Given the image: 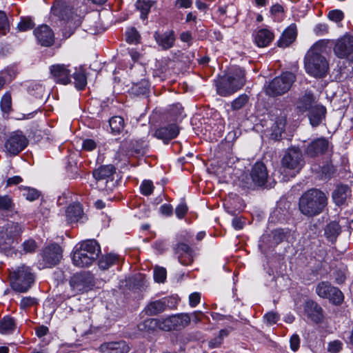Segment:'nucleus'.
<instances>
[{
  "mask_svg": "<svg viewBox=\"0 0 353 353\" xmlns=\"http://www.w3.org/2000/svg\"><path fill=\"white\" fill-rule=\"evenodd\" d=\"M326 48L324 41L315 43L307 52L305 57V69L306 72L315 78L324 77L328 71V63L321 55Z\"/></svg>",
  "mask_w": 353,
  "mask_h": 353,
  "instance_id": "1",
  "label": "nucleus"
},
{
  "mask_svg": "<svg viewBox=\"0 0 353 353\" xmlns=\"http://www.w3.org/2000/svg\"><path fill=\"white\" fill-rule=\"evenodd\" d=\"M327 205V196L318 190L312 189L305 192L299 199L301 212L308 216L320 214Z\"/></svg>",
  "mask_w": 353,
  "mask_h": 353,
  "instance_id": "2",
  "label": "nucleus"
},
{
  "mask_svg": "<svg viewBox=\"0 0 353 353\" xmlns=\"http://www.w3.org/2000/svg\"><path fill=\"white\" fill-rule=\"evenodd\" d=\"M52 13L59 18L63 26V35L65 38L70 37L81 23V14L77 13V10L74 11L70 6L55 4L52 8Z\"/></svg>",
  "mask_w": 353,
  "mask_h": 353,
  "instance_id": "3",
  "label": "nucleus"
},
{
  "mask_svg": "<svg viewBox=\"0 0 353 353\" xmlns=\"http://www.w3.org/2000/svg\"><path fill=\"white\" fill-rule=\"evenodd\" d=\"M100 252V247L94 240L85 241L78 246L72 254V261L74 265L83 268L92 263Z\"/></svg>",
  "mask_w": 353,
  "mask_h": 353,
  "instance_id": "4",
  "label": "nucleus"
},
{
  "mask_svg": "<svg viewBox=\"0 0 353 353\" xmlns=\"http://www.w3.org/2000/svg\"><path fill=\"white\" fill-rule=\"evenodd\" d=\"M244 71L239 68L231 70L217 84V92L221 96H228L237 91L245 83Z\"/></svg>",
  "mask_w": 353,
  "mask_h": 353,
  "instance_id": "5",
  "label": "nucleus"
},
{
  "mask_svg": "<svg viewBox=\"0 0 353 353\" xmlns=\"http://www.w3.org/2000/svg\"><path fill=\"white\" fill-rule=\"evenodd\" d=\"M10 277L12 289L18 292L28 291L34 281L30 268L24 265L11 272Z\"/></svg>",
  "mask_w": 353,
  "mask_h": 353,
  "instance_id": "6",
  "label": "nucleus"
},
{
  "mask_svg": "<svg viewBox=\"0 0 353 353\" xmlns=\"http://www.w3.org/2000/svg\"><path fill=\"white\" fill-rule=\"evenodd\" d=\"M294 80L295 76L293 73L284 72L270 83L266 88V93L272 96L282 94L290 89Z\"/></svg>",
  "mask_w": 353,
  "mask_h": 353,
  "instance_id": "7",
  "label": "nucleus"
},
{
  "mask_svg": "<svg viewBox=\"0 0 353 353\" xmlns=\"http://www.w3.org/2000/svg\"><path fill=\"white\" fill-rule=\"evenodd\" d=\"M303 164L302 152L295 147L289 148L282 159V165L293 171L294 175L300 171Z\"/></svg>",
  "mask_w": 353,
  "mask_h": 353,
  "instance_id": "8",
  "label": "nucleus"
},
{
  "mask_svg": "<svg viewBox=\"0 0 353 353\" xmlns=\"http://www.w3.org/2000/svg\"><path fill=\"white\" fill-rule=\"evenodd\" d=\"M316 292L319 296L329 299L335 305H339L343 301L344 296L342 292L327 282L323 281L319 283L316 288Z\"/></svg>",
  "mask_w": 353,
  "mask_h": 353,
  "instance_id": "9",
  "label": "nucleus"
},
{
  "mask_svg": "<svg viewBox=\"0 0 353 353\" xmlns=\"http://www.w3.org/2000/svg\"><path fill=\"white\" fill-rule=\"evenodd\" d=\"M28 145V139L21 131L12 132L5 143V148L8 153L16 155Z\"/></svg>",
  "mask_w": 353,
  "mask_h": 353,
  "instance_id": "10",
  "label": "nucleus"
},
{
  "mask_svg": "<svg viewBox=\"0 0 353 353\" xmlns=\"http://www.w3.org/2000/svg\"><path fill=\"white\" fill-rule=\"evenodd\" d=\"M62 258V250L57 244H52L45 248L43 252L44 266L50 268L57 265Z\"/></svg>",
  "mask_w": 353,
  "mask_h": 353,
  "instance_id": "11",
  "label": "nucleus"
},
{
  "mask_svg": "<svg viewBox=\"0 0 353 353\" xmlns=\"http://www.w3.org/2000/svg\"><path fill=\"white\" fill-rule=\"evenodd\" d=\"M50 70L56 82L66 85L71 81V70L69 69V65L56 64L52 65Z\"/></svg>",
  "mask_w": 353,
  "mask_h": 353,
  "instance_id": "12",
  "label": "nucleus"
},
{
  "mask_svg": "<svg viewBox=\"0 0 353 353\" xmlns=\"http://www.w3.org/2000/svg\"><path fill=\"white\" fill-rule=\"evenodd\" d=\"M353 50V37L345 34L338 39L334 51L336 55L340 58L347 57Z\"/></svg>",
  "mask_w": 353,
  "mask_h": 353,
  "instance_id": "13",
  "label": "nucleus"
},
{
  "mask_svg": "<svg viewBox=\"0 0 353 353\" xmlns=\"http://www.w3.org/2000/svg\"><path fill=\"white\" fill-rule=\"evenodd\" d=\"M252 183L256 185H263L268 179V172L263 163H256L250 173Z\"/></svg>",
  "mask_w": 353,
  "mask_h": 353,
  "instance_id": "14",
  "label": "nucleus"
},
{
  "mask_svg": "<svg viewBox=\"0 0 353 353\" xmlns=\"http://www.w3.org/2000/svg\"><path fill=\"white\" fill-rule=\"evenodd\" d=\"M34 35L41 45L50 46L54 43V33L49 26L42 25L34 31Z\"/></svg>",
  "mask_w": 353,
  "mask_h": 353,
  "instance_id": "15",
  "label": "nucleus"
},
{
  "mask_svg": "<svg viewBox=\"0 0 353 353\" xmlns=\"http://www.w3.org/2000/svg\"><path fill=\"white\" fill-rule=\"evenodd\" d=\"M130 347L125 341L105 343L100 347L102 353H128Z\"/></svg>",
  "mask_w": 353,
  "mask_h": 353,
  "instance_id": "16",
  "label": "nucleus"
},
{
  "mask_svg": "<svg viewBox=\"0 0 353 353\" xmlns=\"http://www.w3.org/2000/svg\"><path fill=\"white\" fill-rule=\"evenodd\" d=\"M305 312L307 317L314 322H321L323 318L322 308L312 301H308L305 303Z\"/></svg>",
  "mask_w": 353,
  "mask_h": 353,
  "instance_id": "17",
  "label": "nucleus"
},
{
  "mask_svg": "<svg viewBox=\"0 0 353 353\" xmlns=\"http://www.w3.org/2000/svg\"><path fill=\"white\" fill-rule=\"evenodd\" d=\"M316 99L310 91H306L296 103V108L301 112L310 111L312 107L316 105Z\"/></svg>",
  "mask_w": 353,
  "mask_h": 353,
  "instance_id": "18",
  "label": "nucleus"
},
{
  "mask_svg": "<svg viewBox=\"0 0 353 353\" xmlns=\"http://www.w3.org/2000/svg\"><path fill=\"white\" fill-rule=\"evenodd\" d=\"M328 148V142L325 139H317L313 141L307 148L306 154L314 157L323 153Z\"/></svg>",
  "mask_w": 353,
  "mask_h": 353,
  "instance_id": "19",
  "label": "nucleus"
},
{
  "mask_svg": "<svg viewBox=\"0 0 353 353\" xmlns=\"http://www.w3.org/2000/svg\"><path fill=\"white\" fill-rule=\"evenodd\" d=\"M179 132V128L175 124L170 125L157 129L154 132V136L162 140H170L175 138Z\"/></svg>",
  "mask_w": 353,
  "mask_h": 353,
  "instance_id": "20",
  "label": "nucleus"
},
{
  "mask_svg": "<svg viewBox=\"0 0 353 353\" xmlns=\"http://www.w3.org/2000/svg\"><path fill=\"white\" fill-rule=\"evenodd\" d=\"M154 39L157 44L164 50L172 48L175 41L174 34L172 31H167L162 34L156 32L154 34Z\"/></svg>",
  "mask_w": 353,
  "mask_h": 353,
  "instance_id": "21",
  "label": "nucleus"
},
{
  "mask_svg": "<svg viewBox=\"0 0 353 353\" xmlns=\"http://www.w3.org/2000/svg\"><path fill=\"white\" fill-rule=\"evenodd\" d=\"M296 26L294 23L290 25L283 32L279 41V46L286 48L289 46L296 39Z\"/></svg>",
  "mask_w": 353,
  "mask_h": 353,
  "instance_id": "22",
  "label": "nucleus"
},
{
  "mask_svg": "<svg viewBox=\"0 0 353 353\" xmlns=\"http://www.w3.org/2000/svg\"><path fill=\"white\" fill-rule=\"evenodd\" d=\"M351 195V190L346 185H338L332 192V199L337 205H341L346 201Z\"/></svg>",
  "mask_w": 353,
  "mask_h": 353,
  "instance_id": "23",
  "label": "nucleus"
},
{
  "mask_svg": "<svg viewBox=\"0 0 353 353\" xmlns=\"http://www.w3.org/2000/svg\"><path fill=\"white\" fill-rule=\"evenodd\" d=\"M273 39V33L267 29H261L254 35V42L260 48L268 46Z\"/></svg>",
  "mask_w": 353,
  "mask_h": 353,
  "instance_id": "24",
  "label": "nucleus"
},
{
  "mask_svg": "<svg viewBox=\"0 0 353 353\" xmlns=\"http://www.w3.org/2000/svg\"><path fill=\"white\" fill-rule=\"evenodd\" d=\"M66 218L70 223H77L83 219L81 205L79 203L70 205L65 211Z\"/></svg>",
  "mask_w": 353,
  "mask_h": 353,
  "instance_id": "25",
  "label": "nucleus"
},
{
  "mask_svg": "<svg viewBox=\"0 0 353 353\" xmlns=\"http://www.w3.org/2000/svg\"><path fill=\"white\" fill-rule=\"evenodd\" d=\"M168 305V299L163 298L161 300L150 302L147 305L144 310L148 315H156L160 312H163Z\"/></svg>",
  "mask_w": 353,
  "mask_h": 353,
  "instance_id": "26",
  "label": "nucleus"
},
{
  "mask_svg": "<svg viewBox=\"0 0 353 353\" xmlns=\"http://www.w3.org/2000/svg\"><path fill=\"white\" fill-rule=\"evenodd\" d=\"M325 108L321 105L312 107L309 112V119L312 126H317L321 122L325 114Z\"/></svg>",
  "mask_w": 353,
  "mask_h": 353,
  "instance_id": "27",
  "label": "nucleus"
},
{
  "mask_svg": "<svg viewBox=\"0 0 353 353\" xmlns=\"http://www.w3.org/2000/svg\"><path fill=\"white\" fill-rule=\"evenodd\" d=\"M114 172V168L113 165H102L94 170L93 176L97 181H100L111 177Z\"/></svg>",
  "mask_w": 353,
  "mask_h": 353,
  "instance_id": "28",
  "label": "nucleus"
},
{
  "mask_svg": "<svg viewBox=\"0 0 353 353\" xmlns=\"http://www.w3.org/2000/svg\"><path fill=\"white\" fill-rule=\"evenodd\" d=\"M341 233V227L336 221L330 222L325 228V235L328 241L333 242Z\"/></svg>",
  "mask_w": 353,
  "mask_h": 353,
  "instance_id": "29",
  "label": "nucleus"
},
{
  "mask_svg": "<svg viewBox=\"0 0 353 353\" xmlns=\"http://www.w3.org/2000/svg\"><path fill=\"white\" fill-rule=\"evenodd\" d=\"M72 77L74 79L76 88L79 90H83L87 84L86 77L83 69L81 67L75 68Z\"/></svg>",
  "mask_w": 353,
  "mask_h": 353,
  "instance_id": "30",
  "label": "nucleus"
},
{
  "mask_svg": "<svg viewBox=\"0 0 353 353\" xmlns=\"http://www.w3.org/2000/svg\"><path fill=\"white\" fill-rule=\"evenodd\" d=\"M70 284L73 290L77 292L83 291L87 288L85 276L81 274L73 276L70 281Z\"/></svg>",
  "mask_w": 353,
  "mask_h": 353,
  "instance_id": "31",
  "label": "nucleus"
},
{
  "mask_svg": "<svg viewBox=\"0 0 353 353\" xmlns=\"http://www.w3.org/2000/svg\"><path fill=\"white\" fill-rule=\"evenodd\" d=\"M173 323L175 329H179L188 326L191 321V316L188 314H179L172 315Z\"/></svg>",
  "mask_w": 353,
  "mask_h": 353,
  "instance_id": "32",
  "label": "nucleus"
},
{
  "mask_svg": "<svg viewBox=\"0 0 353 353\" xmlns=\"http://www.w3.org/2000/svg\"><path fill=\"white\" fill-rule=\"evenodd\" d=\"M14 328V321L10 317H5L0 321V333L3 334L12 333Z\"/></svg>",
  "mask_w": 353,
  "mask_h": 353,
  "instance_id": "33",
  "label": "nucleus"
},
{
  "mask_svg": "<svg viewBox=\"0 0 353 353\" xmlns=\"http://www.w3.org/2000/svg\"><path fill=\"white\" fill-rule=\"evenodd\" d=\"M154 2L152 0H138L136 6L141 12V17L145 19L147 17Z\"/></svg>",
  "mask_w": 353,
  "mask_h": 353,
  "instance_id": "34",
  "label": "nucleus"
},
{
  "mask_svg": "<svg viewBox=\"0 0 353 353\" xmlns=\"http://www.w3.org/2000/svg\"><path fill=\"white\" fill-rule=\"evenodd\" d=\"M117 260V256L109 254L103 256L99 261V266L101 270H107Z\"/></svg>",
  "mask_w": 353,
  "mask_h": 353,
  "instance_id": "35",
  "label": "nucleus"
},
{
  "mask_svg": "<svg viewBox=\"0 0 353 353\" xmlns=\"http://www.w3.org/2000/svg\"><path fill=\"white\" fill-rule=\"evenodd\" d=\"M110 126L114 132L119 133L124 128V120L121 117H113L109 121Z\"/></svg>",
  "mask_w": 353,
  "mask_h": 353,
  "instance_id": "36",
  "label": "nucleus"
},
{
  "mask_svg": "<svg viewBox=\"0 0 353 353\" xmlns=\"http://www.w3.org/2000/svg\"><path fill=\"white\" fill-rule=\"evenodd\" d=\"M159 329L164 331L175 330L172 316H170L166 318L159 319Z\"/></svg>",
  "mask_w": 353,
  "mask_h": 353,
  "instance_id": "37",
  "label": "nucleus"
},
{
  "mask_svg": "<svg viewBox=\"0 0 353 353\" xmlns=\"http://www.w3.org/2000/svg\"><path fill=\"white\" fill-rule=\"evenodd\" d=\"M285 126V119L284 117L279 118L275 123L273 127V134H272L274 139H277L281 135Z\"/></svg>",
  "mask_w": 353,
  "mask_h": 353,
  "instance_id": "38",
  "label": "nucleus"
},
{
  "mask_svg": "<svg viewBox=\"0 0 353 353\" xmlns=\"http://www.w3.org/2000/svg\"><path fill=\"white\" fill-rule=\"evenodd\" d=\"M23 190V195L30 201H34L39 197V192L36 189L24 187Z\"/></svg>",
  "mask_w": 353,
  "mask_h": 353,
  "instance_id": "39",
  "label": "nucleus"
},
{
  "mask_svg": "<svg viewBox=\"0 0 353 353\" xmlns=\"http://www.w3.org/2000/svg\"><path fill=\"white\" fill-rule=\"evenodd\" d=\"M154 279L158 283H163L166 279V270L163 268L157 267L154 270Z\"/></svg>",
  "mask_w": 353,
  "mask_h": 353,
  "instance_id": "40",
  "label": "nucleus"
},
{
  "mask_svg": "<svg viewBox=\"0 0 353 353\" xmlns=\"http://www.w3.org/2000/svg\"><path fill=\"white\" fill-rule=\"evenodd\" d=\"M126 41L129 43H136L139 41V35L135 28H130L126 31Z\"/></svg>",
  "mask_w": 353,
  "mask_h": 353,
  "instance_id": "41",
  "label": "nucleus"
},
{
  "mask_svg": "<svg viewBox=\"0 0 353 353\" xmlns=\"http://www.w3.org/2000/svg\"><path fill=\"white\" fill-rule=\"evenodd\" d=\"M11 105H12V100H11V96L8 93H6L1 101V108L2 111L5 112H8L11 109Z\"/></svg>",
  "mask_w": 353,
  "mask_h": 353,
  "instance_id": "42",
  "label": "nucleus"
},
{
  "mask_svg": "<svg viewBox=\"0 0 353 353\" xmlns=\"http://www.w3.org/2000/svg\"><path fill=\"white\" fill-rule=\"evenodd\" d=\"M34 23L30 18H23L17 25V29L21 32H24L32 28Z\"/></svg>",
  "mask_w": 353,
  "mask_h": 353,
  "instance_id": "43",
  "label": "nucleus"
},
{
  "mask_svg": "<svg viewBox=\"0 0 353 353\" xmlns=\"http://www.w3.org/2000/svg\"><path fill=\"white\" fill-rule=\"evenodd\" d=\"M248 97L245 94H242L233 101L232 107L234 110H239L243 107L248 102Z\"/></svg>",
  "mask_w": 353,
  "mask_h": 353,
  "instance_id": "44",
  "label": "nucleus"
},
{
  "mask_svg": "<svg viewBox=\"0 0 353 353\" xmlns=\"http://www.w3.org/2000/svg\"><path fill=\"white\" fill-rule=\"evenodd\" d=\"M159 319H148L143 323L144 330H155L159 328Z\"/></svg>",
  "mask_w": 353,
  "mask_h": 353,
  "instance_id": "45",
  "label": "nucleus"
},
{
  "mask_svg": "<svg viewBox=\"0 0 353 353\" xmlns=\"http://www.w3.org/2000/svg\"><path fill=\"white\" fill-rule=\"evenodd\" d=\"M8 27V18L5 12L0 11V36L6 34Z\"/></svg>",
  "mask_w": 353,
  "mask_h": 353,
  "instance_id": "46",
  "label": "nucleus"
},
{
  "mask_svg": "<svg viewBox=\"0 0 353 353\" xmlns=\"http://www.w3.org/2000/svg\"><path fill=\"white\" fill-rule=\"evenodd\" d=\"M328 18L336 23L341 21L344 18V14L341 10H334L328 13Z\"/></svg>",
  "mask_w": 353,
  "mask_h": 353,
  "instance_id": "47",
  "label": "nucleus"
},
{
  "mask_svg": "<svg viewBox=\"0 0 353 353\" xmlns=\"http://www.w3.org/2000/svg\"><path fill=\"white\" fill-rule=\"evenodd\" d=\"M140 188L141 193L145 196H148L152 194L154 186L152 181L145 180L143 181Z\"/></svg>",
  "mask_w": 353,
  "mask_h": 353,
  "instance_id": "48",
  "label": "nucleus"
},
{
  "mask_svg": "<svg viewBox=\"0 0 353 353\" xmlns=\"http://www.w3.org/2000/svg\"><path fill=\"white\" fill-rule=\"evenodd\" d=\"M6 231L10 236H14L21 232V226L16 223H8Z\"/></svg>",
  "mask_w": 353,
  "mask_h": 353,
  "instance_id": "49",
  "label": "nucleus"
},
{
  "mask_svg": "<svg viewBox=\"0 0 353 353\" xmlns=\"http://www.w3.org/2000/svg\"><path fill=\"white\" fill-rule=\"evenodd\" d=\"M343 343L340 341H334L328 345V351L332 353L339 352L342 349Z\"/></svg>",
  "mask_w": 353,
  "mask_h": 353,
  "instance_id": "50",
  "label": "nucleus"
},
{
  "mask_svg": "<svg viewBox=\"0 0 353 353\" xmlns=\"http://www.w3.org/2000/svg\"><path fill=\"white\" fill-rule=\"evenodd\" d=\"M279 317V315L273 312H268L265 314L264 319L266 321V323L269 325L274 324L277 322Z\"/></svg>",
  "mask_w": 353,
  "mask_h": 353,
  "instance_id": "51",
  "label": "nucleus"
},
{
  "mask_svg": "<svg viewBox=\"0 0 353 353\" xmlns=\"http://www.w3.org/2000/svg\"><path fill=\"white\" fill-rule=\"evenodd\" d=\"M12 205V200L8 196H0V209L8 210Z\"/></svg>",
  "mask_w": 353,
  "mask_h": 353,
  "instance_id": "52",
  "label": "nucleus"
},
{
  "mask_svg": "<svg viewBox=\"0 0 353 353\" xmlns=\"http://www.w3.org/2000/svg\"><path fill=\"white\" fill-rule=\"evenodd\" d=\"M188 212V207L184 203H181L175 210V213L179 219H182L185 216Z\"/></svg>",
  "mask_w": 353,
  "mask_h": 353,
  "instance_id": "53",
  "label": "nucleus"
},
{
  "mask_svg": "<svg viewBox=\"0 0 353 353\" xmlns=\"http://www.w3.org/2000/svg\"><path fill=\"white\" fill-rule=\"evenodd\" d=\"M36 303V299L32 297H23L20 302V306L23 309L31 307Z\"/></svg>",
  "mask_w": 353,
  "mask_h": 353,
  "instance_id": "54",
  "label": "nucleus"
},
{
  "mask_svg": "<svg viewBox=\"0 0 353 353\" xmlns=\"http://www.w3.org/2000/svg\"><path fill=\"white\" fill-rule=\"evenodd\" d=\"M201 295L198 292L192 293L189 296V303L192 307H196L200 302Z\"/></svg>",
  "mask_w": 353,
  "mask_h": 353,
  "instance_id": "55",
  "label": "nucleus"
},
{
  "mask_svg": "<svg viewBox=\"0 0 353 353\" xmlns=\"http://www.w3.org/2000/svg\"><path fill=\"white\" fill-rule=\"evenodd\" d=\"M290 348L294 352L296 351L299 347L300 339L297 334H294L290 338Z\"/></svg>",
  "mask_w": 353,
  "mask_h": 353,
  "instance_id": "56",
  "label": "nucleus"
},
{
  "mask_svg": "<svg viewBox=\"0 0 353 353\" xmlns=\"http://www.w3.org/2000/svg\"><path fill=\"white\" fill-rule=\"evenodd\" d=\"M23 250L26 252H32L35 250L37 245L33 240H28L23 243Z\"/></svg>",
  "mask_w": 353,
  "mask_h": 353,
  "instance_id": "57",
  "label": "nucleus"
},
{
  "mask_svg": "<svg viewBox=\"0 0 353 353\" xmlns=\"http://www.w3.org/2000/svg\"><path fill=\"white\" fill-rule=\"evenodd\" d=\"M327 30V26L324 23H319L314 28V32L319 35H322L324 33H326Z\"/></svg>",
  "mask_w": 353,
  "mask_h": 353,
  "instance_id": "58",
  "label": "nucleus"
},
{
  "mask_svg": "<svg viewBox=\"0 0 353 353\" xmlns=\"http://www.w3.org/2000/svg\"><path fill=\"white\" fill-rule=\"evenodd\" d=\"M83 148L88 151H91L96 148V143L92 139H86L83 142Z\"/></svg>",
  "mask_w": 353,
  "mask_h": 353,
  "instance_id": "59",
  "label": "nucleus"
},
{
  "mask_svg": "<svg viewBox=\"0 0 353 353\" xmlns=\"http://www.w3.org/2000/svg\"><path fill=\"white\" fill-rule=\"evenodd\" d=\"M189 315L191 316V320L194 323H199L201 321L202 317L203 316V314L201 311H195Z\"/></svg>",
  "mask_w": 353,
  "mask_h": 353,
  "instance_id": "60",
  "label": "nucleus"
},
{
  "mask_svg": "<svg viewBox=\"0 0 353 353\" xmlns=\"http://www.w3.org/2000/svg\"><path fill=\"white\" fill-rule=\"evenodd\" d=\"M13 76L10 74L7 71L3 72L0 77V89L2 88L4 83L8 81H11Z\"/></svg>",
  "mask_w": 353,
  "mask_h": 353,
  "instance_id": "61",
  "label": "nucleus"
},
{
  "mask_svg": "<svg viewBox=\"0 0 353 353\" xmlns=\"http://www.w3.org/2000/svg\"><path fill=\"white\" fill-rule=\"evenodd\" d=\"M192 0H176V6L181 8H188L192 6Z\"/></svg>",
  "mask_w": 353,
  "mask_h": 353,
  "instance_id": "62",
  "label": "nucleus"
},
{
  "mask_svg": "<svg viewBox=\"0 0 353 353\" xmlns=\"http://www.w3.org/2000/svg\"><path fill=\"white\" fill-rule=\"evenodd\" d=\"M160 212L163 215L170 216L172 213V208L170 205L164 204L161 206Z\"/></svg>",
  "mask_w": 353,
  "mask_h": 353,
  "instance_id": "63",
  "label": "nucleus"
},
{
  "mask_svg": "<svg viewBox=\"0 0 353 353\" xmlns=\"http://www.w3.org/2000/svg\"><path fill=\"white\" fill-rule=\"evenodd\" d=\"M232 225L236 230H241L243 228V222L239 218H234L232 220Z\"/></svg>",
  "mask_w": 353,
  "mask_h": 353,
  "instance_id": "64",
  "label": "nucleus"
}]
</instances>
